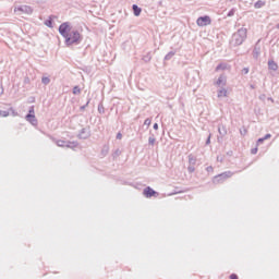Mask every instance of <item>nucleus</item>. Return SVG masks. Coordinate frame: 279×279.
I'll return each instance as SVG.
<instances>
[{"instance_id":"obj_9","label":"nucleus","mask_w":279,"mask_h":279,"mask_svg":"<svg viewBox=\"0 0 279 279\" xmlns=\"http://www.w3.org/2000/svg\"><path fill=\"white\" fill-rule=\"evenodd\" d=\"M26 121H28V123H31L32 125H38V120L36 119V116H34V113H28L25 117Z\"/></svg>"},{"instance_id":"obj_32","label":"nucleus","mask_w":279,"mask_h":279,"mask_svg":"<svg viewBox=\"0 0 279 279\" xmlns=\"http://www.w3.org/2000/svg\"><path fill=\"white\" fill-rule=\"evenodd\" d=\"M117 138H118V141H121V140L123 138V134L118 133V134H117Z\"/></svg>"},{"instance_id":"obj_38","label":"nucleus","mask_w":279,"mask_h":279,"mask_svg":"<svg viewBox=\"0 0 279 279\" xmlns=\"http://www.w3.org/2000/svg\"><path fill=\"white\" fill-rule=\"evenodd\" d=\"M206 145H210V135L208 136V138L206 141Z\"/></svg>"},{"instance_id":"obj_23","label":"nucleus","mask_w":279,"mask_h":279,"mask_svg":"<svg viewBox=\"0 0 279 279\" xmlns=\"http://www.w3.org/2000/svg\"><path fill=\"white\" fill-rule=\"evenodd\" d=\"M187 171H189V173H194L195 172V165H190L187 167Z\"/></svg>"},{"instance_id":"obj_12","label":"nucleus","mask_w":279,"mask_h":279,"mask_svg":"<svg viewBox=\"0 0 279 279\" xmlns=\"http://www.w3.org/2000/svg\"><path fill=\"white\" fill-rule=\"evenodd\" d=\"M144 195H145V197H154V195H156V191H154L151 187H146V189H144Z\"/></svg>"},{"instance_id":"obj_14","label":"nucleus","mask_w":279,"mask_h":279,"mask_svg":"<svg viewBox=\"0 0 279 279\" xmlns=\"http://www.w3.org/2000/svg\"><path fill=\"white\" fill-rule=\"evenodd\" d=\"M268 69H270V71H278V63H276V61H274V60H269Z\"/></svg>"},{"instance_id":"obj_25","label":"nucleus","mask_w":279,"mask_h":279,"mask_svg":"<svg viewBox=\"0 0 279 279\" xmlns=\"http://www.w3.org/2000/svg\"><path fill=\"white\" fill-rule=\"evenodd\" d=\"M0 117H10V111H0Z\"/></svg>"},{"instance_id":"obj_34","label":"nucleus","mask_w":279,"mask_h":279,"mask_svg":"<svg viewBox=\"0 0 279 279\" xmlns=\"http://www.w3.org/2000/svg\"><path fill=\"white\" fill-rule=\"evenodd\" d=\"M228 16H234V10H231V11L228 13Z\"/></svg>"},{"instance_id":"obj_1","label":"nucleus","mask_w":279,"mask_h":279,"mask_svg":"<svg viewBox=\"0 0 279 279\" xmlns=\"http://www.w3.org/2000/svg\"><path fill=\"white\" fill-rule=\"evenodd\" d=\"M247 38V28H240L238 32H235L231 39V45L233 47H239L242 43H245V39Z\"/></svg>"},{"instance_id":"obj_4","label":"nucleus","mask_w":279,"mask_h":279,"mask_svg":"<svg viewBox=\"0 0 279 279\" xmlns=\"http://www.w3.org/2000/svg\"><path fill=\"white\" fill-rule=\"evenodd\" d=\"M14 12H20V14L31 15V14H34V8L27 4H22V5L15 7Z\"/></svg>"},{"instance_id":"obj_7","label":"nucleus","mask_w":279,"mask_h":279,"mask_svg":"<svg viewBox=\"0 0 279 279\" xmlns=\"http://www.w3.org/2000/svg\"><path fill=\"white\" fill-rule=\"evenodd\" d=\"M196 25H198V27H206V25H210V16L205 15L198 17L196 21Z\"/></svg>"},{"instance_id":"obj_35","label":"nucleus","mask_w":279,"mask_h":279,"mask_svg":"<svg viewBox=\"0 0 279 279\" xmlns=\"http://www.w3.org/2000/svg\"><path fill=\"white\" fill-rule=\"evenodd\" d=\"M251 153H252V154H257V153H258V148H253V149L251 150Z\"/></svg>"},{"instance_id":"obj_33","label":"nucleus","mask_w":279,"mask_h":279,"mask_svg":"<svg viewBox=\"0 0 279 279\" xmlns=\"http://www.w3.org/2000/svg\"><path fill=\"white\" fill-rule=\"evenodd\" d=\"M114 156H121V150L117 149V150L114 151Z\"/></svg>"},{"instance_id":"obj_39","label":"nucleus","mask_w":279,"mask_h":279,"mask_svg":"<svg viewBox=\"0 0 279 279\" xmlns=\"http://www.w3.org/2000/svg\"><path fill=\"white\" fill-rule=\"evenodd\" d=\"M29 114H34V107L29 109Z\"/></svg>"},{"instance_id":"obj_19","label":"nucleus","mask_w":279,"mask_h":279,"mask_svg":"<svg viewBox=\"0 0 279 279\" xmlns=\"http://www.w3.org/2000/svg\"><path fill=\"white\" fill-rule=\"evenodd\" d=\"M173 56H175V52L170 51V52H168V53L166 54L165 60H171V58H173Z\"/></svg>"},{"instance_id":"obj_18","label":"nucleus","mask_w":279,"mask_h":279,"mask_svg":"<svg viewBox=\"0 0 279 279\" xmlns=\"http://www.w3.org/2000/svg\"><path fill=\"white\" fill-rule=\"evenodd\" d=\"M148 145H156V137L154 135L148 137Z\"/></svg>"},{"instance_id":"obj_6","label":"nucleus","mask_w":279,"mask_h":279,"mask_svg":"<svg viewBox=\"0 0 279 279\" xmlns=\"http://www.w3.org/2000/svg\"><path fill=\"white\" fill-rule=\"evenodd\" d=\"M56 145L58 147H69L70 149H75V147H77V143H75V142H64L62 140L57 141Z\"/></svg>"},{"instance_id":"obj_31","label":"nucleus","mask_w":279,"mask_h":279,"mask_svg":"<svg viewBox=\"0 0 279 279\" xmlns=\"http://www.w3.org/2000/svg\"><path fill=\"white\" fill-rule=\"evenodd\" d=\"M263 138H264V141H269V138H271V134L268 133Z\"/></svg>"},{"instance_id":"obj_45","label":"nucleus","mask_w":279,"mask_h":279,"mask_svg":"<svg viewBox=\"0 0 279 279\" xmlns=\"http://www.w3.org/2000/svg\"><path fill=\"white\" fill-rule=\"evenodd\" d=\"M251 88H254V86H251Z\"/></svg>"},{"instance_id":"obj_42","label":"nucleus","mask_w":279,"mask_h":279,"mask_svg":"<svg viewBox=\"0 0 279 279\" xmlns=\"http://www.w3.org/2000/svg\"><path fill=\"white\" fill-rule=\"evenodd\" d=\"M276 29H279V23L276 25Z\"/></svg>"},{"instance_id":"obj_29","label":"nucleus","mask_w":279,"mask_h":279,"mask_svg":"<svg viewBox=\"0 0 279 279\" xmlns=\"http://www.w3.org/2000/svg\"><path fill=\"white\" fill-rule=\"evenodd\" d=\"M206 171H207L208 173H213V171H214L213 166L207 167V168H206Z\"/></svg>"},{"instance_id":"obj_43","label":"nucleus","mask_w":279,"mask_h":279,"mask_svg":"<svg viewBox=\"0 0 279 279\" xmlns=\"http://www.w3.org/2000/svg\"><path fill=\"white\" fill-rule=\"evenodd\" d=\"M217 160H220V162H221L223 159H221V158L217 157Z\"/></svg>"},{"instance_id":"obj_13","label":"nucleus","mask_w":279,"mask_h":279,"mask_svg":"<svg viewBox=\"0 0 279 279\" xmlns=\"http://www.w3.org/2000/svg\"><path fill=\"white\" fill-rule=\"evenodd\" d=\"M217 97L219 99L223 98V97H228V89H226L225 87H220L218 89V94H217Z\"/></svg>"},{"instance_id":"obj_5","label":"nucleus","mask_w":279,"mask_h":279,"mask_svg":"<svg viewBox=\"0 0 279 279\" xmlns=\"http://www.w3.org/2000/svg\"><path fill=\"white\" fill-rule=\"evenodd\" d=\"M72 32L73 31H71V24H69V22H64L59 26V33L61 36H63V38L69 37Z\"/></svg>"},{"instance_id":"obj_16","label":"nucleus","mask_w":279,"mask_h":279,"mask_svg":"<svg viewBox=\"0 0 279 279\" xmlns=\"http://www.w3.org/2000/svg\"><path fill=\"white\" fill-rule=\"evenodd\" d=\"M133 12H134L135 16H141L142 10H141V8H138V5L133 4Z\"/></svg>"},{"instance_id":"obj_37","label":"nucleus","mask_w":279,"mask_h":279,"mask_svg":"<svg viewBox=\"0 0 279 279\" xmlns=\"http://www.w3.org/2000/svg\"><path fill=\"white\" fill-rule=\"evenodd\" d=\"M3 95V85H0V97Z\"/></svg>"},{"instance_id":"obj_2","label":"nucleus","mask_w":279,"mask_h":279,"mask_svg":"<svg viewBox=\"0 0 279 279\" xmlns=\"http://www.w3.org/2000/svg\"><path fill=\"white\" fill-rule=\"evenodd\" d=\"M80 43H82V35L77 31H72L68 37H65L68 47H70V45H80Z\"/></svg>"},{"instance_id":"obj_8","label":"nucleus","mask_w":279,"mask_h":279,"mask_svg":"<svg viewBox=\"0 0 279 279\" xmlns=\"http://www.w3.org/2000/svg\"><path fill=\"white\" fill-rule=\"evenodd\" d=\"M228 80L226 78V75H220L218 80L216 81L215 85L218 86V88H223L226 86Z\"/></svg>"},{"instance_id":"obj_44","label":"nucleus","mask_w":279,"mask_h":279,"mask_svg":"<svg viewBox=\"0 0 279 279\" xmlns=\"http://www.w3.org/2000/svg\"><path fill=\"white\" fill-rule=\"evenodd\" d=\"M270 101H274V99L272 98H268Z\"/></svg>"},{"instance_id":"obj_15","label":"nucleus","mask_w":279,"mask_h":279,"mask_svg":"<svg viewBox=\"0 0 279 279\" xmlns=\"http://www.w3.org/2000/svg\"><path fill=\"white\" fill-rule=\"evenodd\" d=\"M264 5H265V1L258 0L257 2H255L254 8L255 10H260V8H264Z\"/></svg>"},{"instance_id":"obj_24","label":"nucleus","mask_w":279,"mask_h":279,"mask_svg":"<svg viewBox=\"0 0 279 279\" xmlns=\"http://www.w3.org/2000/svg\"><path fill=\"white\" fill-rule=\"evenodd\" d=\"M218 132H219V134H221L222 136H226V134H228V131H226V128L222 129V132H221V128H218Z\"/></svg>"},{"instance_id":"obj_3","label":"nucleus","mask_w":279,"mask_h":279,"mask_svg":"<svg viewBox=\"0 0 279 279\" xmlns=\"http://www.w3.org/2000/svg\"><path fill=\"white\" fill-rule=\"evenodd\" d=\"M233 175H234V172L226 171V172H222V173L216 175L213 179V182H214V184H221V182H226V180H228L229 178H232Z\"/></svg>"},{"instance_id":"obj_11","label":"nucleus","mask_w":279,"mask_h":279,"mask_svg":"<svg viewBox=\"0 0 279 279\" xmlns=\"http://www.w3.org/2000/svg\"><path fill=\"white\" fill-rule=\"evenodd\" d=\"M80 138L86 140L90 137V130L88 129H82V131L78 134Z\"/></svg>"},{"instance_id":"obj_27","label":"nucleus","mask_w":279,"mask_h":279,"mask_svg":"<svg viewBox=\"0 0 279 279\" xmlns=\"http://www.w3.org/2000/svg\"><path fill=\"white\" fill-rule=\"evenodd\" d=\"M9 110H10V112H12L13 117H19V112L14 111L13 108H10Z\"/></svg>"},{"instance_id":"obj_21","label":"nucleus","mask_w":279,"mask_h":279,"mask_svg":"<svg viewBox=\"0 0 279 279\" xmlns=\"http://www.w3.org/2000/svg\"><path fill=\"white\" fill-rule=\"evenodd\" d=\"M81 93H82V89L80 88V86H74L73 95H80Z\"/></svg>"},{"instance_id":"obj_40","label":"nucleus","mask_w":279,"mask_h":279,"mask_svg":"<svg viewBox=\"0 0 279 279\" xmlns=\"http://www.w3.org/2000/svg\"><path fill=\"white\" fill-rule=\"evenodd\" d=\"M153 128L154 130H158V123H155Z\"/></svg>"},{"instance_id":"obj_28","label":"nucleus","mask_w":279,"mask_h":279,"mask_svg":"<svg viewBox=\"0 0 279 279\" xmlns=\"http://www.w3.org/2000/svg\"><path fill=\"white\" fill-rule=\"evenodd\" d=\"M263 143H265V138L260 137L257 140V145H263Z\"/></svg>"},{"instance_id":"obj_10","label":"nucleus","mask_w":279,"mask_h":279,"mask_svg":"<svg viewBox=\"0 0 279 279\" xmlns=\"http://www.w3.org/2000/svg\"><path fill=\"white\" fill-rule=\"evenodd\" d=\"M260 40H258L253 49V58L255 60H258V57L260 56V46L258 45Z\"/></svg>"},{"instance_id":"obj_17","label":"nucleus","mask_w":279,"mask_h":279,"mask_svg":"<svg viewBox=\"0 0 279 279\" xmlns=\"http://www.w3.org/2000/svg\"><path fill=\"white\" fill-rule=\"evenodd\" d=\"M197 158L193 155H189V165H196Z\"/></svg>"},{"instance_id":"obj_36","label":"nucleus","mask_w":279,"mask_h":279,"mask_svg":"<svg viewBox=\"0 0 279 279\" xmlns=\"http://www.w3.org/2000/svg\"><path fill=\"white\" fill-rule=\"evenodd\" d=\"M230 279H239V277H238L236 275L232 274V275L230 276Z\"/></svg>"},{"instance_id":"obj_20","label":"nucleus","mask_w":279,"mask_h":279,"mask_svg":"<svg viewBox=\"0 0 279 279\" xmlns=\"http://www.w3.org/2000/svg\"><path fill=\"white\" fill-rule=\"evenodd\" d=\"M41 82H43V84H45V86H47L48 84H50L51 80L49 77H47V76H44L41 78Z\"/></svg>"},{"instance_id":"obj_22","label":"nucleus","mask_w":279,"mask_h":279,"mask_svg":"<svg viewBox=\"0 0 279 279\" xmlns=\"http://www.w3.org/2000/svg\"><path fill=\"white\" fill-rule=\"evenodd\" d=\"M221 70L222 71L226 70V64L220 63V64L217 65L216 71H221Z\"/></svg>"},{"instance_id":"obj_41","label":"nucleus","mask_w":279,"mask_h":279,"mask_svg":"<svg viewBox=\"0 0 279 279\" xmlns=\"http://www.w3.org/2000/svg\"><path fill=\"white\" fill-rule=\"evenodd\" d=\"M105 154H108V147H105Z\"/></svg>"},{"instance_id":"obj_30","label":"nucleus","mask_w":279,"mask_h":279,"mask_svg":"<svg viewBox=\"0 0 279 279\" xmlns=\"http://www.w3.org/2000/svg\"><path fill=\"white\" fill-rule=\"evenodd\" d=\"M242 73H244V75H247V73H250V69H248V68H244V69L242 70Z\"/></svg>"},{"instance_id":"obj_26","label":"nucleus","mask_w":279,"mask_h":279,"mask_svg":"<svg viewBox=\"0 0 279 279\" xmlns=\"http://www.w3.org/2000/svg\"><path fill=\"white\" fill-rule=\"evenodd\" d=\"M144 125L150 126V125H151V119L147 118V119L144 121Z\"/></svg>"}]
</instances>
